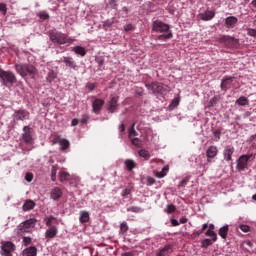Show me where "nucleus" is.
I'll use <instances>...</instances> for the list:
<instances>
[{
    "label": "nucleus",
    "mask_w": 256,
    "mask_h": 256,
    "mask_svg": "<svg viewBox=\"0 0 256 256\" xmlns=\"http://www.w3.org/2000/svg\"><path fill=\"white\" fill-rule=\"evenodd\" d=\"M152 31L155 33H164L157 36L158 41H167L173 39V32L170 31L168 24H165L163 21L156 20L152 23Z\"/></svg>",
    "instance_id": "nucleus-1"
},
{
    "label": "nucleus",
    "mask_w": 256,
    "mask_h": 256,
    "mask_svg": "<svg viewBox=\"0 0 256 256\" xmlns=\"http://www.w3.org/2000/svg\"><path fill=\"white\" fill-rule=\"evenodd\" d=\"M49 39L54 45H71L74 43V39L67 34L59 32L57 30H50L48 32Z\"/></svg>",
    "instance_id": "nucleus-2"
},
{
    "label": "nucleus",
    "mask_w": 256,
    "mask_h": 256,
    "mask_svg": "<svg viewBox=\"0 0 256 256\" xmlns=\"http://www.w3.org/2000/svg\"><path fill=\"white\" fill-rule=\"evenodd\" d=\"M16 72L19 73L24 79L25 77H32L35 78L37 75V68L33 64L29 63H19L15 64Z\"/></svg>",
    "instance_id": "nucleus-3"
},
{
    "label": "nucleus",
    "mask_w": 256,
    "mask_h": 256,
    "mask_svg": "<svg viewBox=\"0 0 256 256\" xmlns=\"http://www.w3.org/2000/svg\"><path fill=\"white\" fill-rule=\"evenodd\" d=\"M0 79L2 81V85L7 87L8 89H11L15 83H17V76L11 71H0Z\"/></svg>",
    "instance_id": "nucleus-4"
},
{
    "label": "nucleus",
    "mask_w": 256,
    "mask_h": 256,
    "mask_svg": "<svg viewBox=\"0 0 256 256\" xmlns=\"http://www.w3.org/2000/svg\"><path fill=\"white\" fill-rule=\"evenodd\" d=\"M35 225H37V219L35 218H30L24 222H21L18 225V235H23V233H31L33 229H35Z\"/></svg>",
    "instance_id": "nucleus-5"
},
{
    "label": "nucleus",
    "mask_w": 256,
    "mask_h": 256,
    "mask_svg": "<svg viewBox=\"0 0 256 256\" xmlns=\"http://www.w3.org/2000/svg\"><path fill=\"white\" fill-rule=\"evenodd\" d=\"M2 256H13L16 246L11 241H2L0 246Z\"/></svg>",
    "instance_id": "nucleus-6"
},
{
    "label": "nucleus",
    "mask_w": 256,
    "mask_h": 256,
    "mask_svg": "<svg viewBox=\"0 0 256 256\" xmlns=\"http://www.w3.org/2000/svg\"><path fill=\"white\" fill-rule=\"evenodd\" d=\"M33 129L30 126L23 127V133L21 134V139L25 145H33Z\"/></svg>",
    "instance_id": "nucleus-7"
},
{
    "label": "nucleus",
    "mask_w": 256,
    "mask_h": 256,
    "mask_svg": "<svg viewBox=\"0 0 256 256\" xmlns=\"http://www.w3.org/2000/svg\"><path fill=\"white\" fill-rule=\"evenodd\" d=\"M253 157V154H244L241 155L237 160L236 169L238 171H245L247 169V165L249 163V160Z\"/></svg>",
    "instance_id": "nucleus-8"
},
{
    "label": "nucleus",
    "mask_w": 256,
    "mask_h": 256,
    "mask_svg": "<svg viewBox=\"0 0 256 256\" xmlns=\"http://www.w3.org/2000/svg\"><path fill=\"white\" fill-rule=\"evenodd\" d=\"M53 145H60V151H67L71 147V142L65 138H61V136L56 135L52 140Z\"/></svg>",
    "instance_id": "nucleus-9"
},
{
    "label": "nucleus",
    "mask_w": 256,
    "mask_h": 256,
    "mask_svg": "<svg viewBox=\"0 0 256 256\" xmlns=\"http://www.w3.org/2000/svg\"><path fill=\"white\" fill-rule=\"evenodd\" d=\"M148 91H151L154 95L157 93H165V86L160 82H152L151 84H146Z\"/></svg>",
    "instance_id": "nucleus-10"
},
{
    "label": "nucleus",
    "mask_w": 256,
    "mask_h": 256,
    "mask_svg": "<svg viewBox=\"0 0 256 256\" xmlns=\"http://www.w3.org/2000/svg\"><path fill=\"white\" fill-rule=\"evenodd\" d=\"M29 111L25 109H20V110H15L13 114V119L14 121H25L29 120L30 117Z\"/></svg>",
    "instance_id": "nucleus-11"
},
{
    "label": "nucleus",
    "mask_w": 256,
    "mask_h": 256,
    "mask_svg": "<svg viewBox=\"0 0 256 256\" xmlns=\"http://www.w3.org/2000/svg\"><path fill=\"white\" fill-rule=\"evenodd\" d=\"M118 108H119V97L111 96L107 104V111H109V113H115Z\"/></svg>",
    "instance_id": "nucleus-12"
},
{
    "label": "nucleus",
    "mask_w": 256,
    "mask_h": 256,
    "mask_svg": "<svg viewBox=\"0 0 256 256\" xmlns=\"http://www.w3.org/2000/svg\"><path fill=\"white\" fill-rule=\"evenodd\" d=\"M219 41L220 43H224L227 47H237L239 45V39L231 36H222Z\"/></svg>",
    "instance_id": "nucleus-13"
},
{
    "label": "nucleus",
    "mask_w": 256,
    "mask_h": 256,
    "mask_svg": "<svg viewBox=\"0 0 256 256\" xmlns=\"http://www.w3.org/2000/svg\"><path fill=\"white\" fill-rule=\"evenodd\" d=\"M233 81H235V77H224L220 84L222 91H227L228 89H231V87H233Z\"/></svg>",
    "instance_id": "nucleus-14"
},
{
    "label": "nucleus",
    "mask_w": 256,
    "mask_h": 256,
    "mask_svg": "<svg viewBox=\"0 0 256 256\" xmlns=\"http://www.w3.org/2000/svg\"><path fill=\"white\" fill-rule=\"evenodd\" d=\"M237 23H239V19L235 16H229L224 20V25L226 29H235Z\"/></svg>",
    "instance_id": "nucleus-15"
},
{
    "label": "nucleus",
    "mask_w": 256,
    "mask_h": 256,
    "mask_svg": "<svg viewBox=\"0 0 256 256\" xmlns=\"http://www.w3.org/2000/svg\"><path fill=\"white\" fill-rule=\"evenodd\" d=\"M217 153H219L217 146H210L206 151L207 162L211 163V159H215V157H217Z\"/></svg>",
    "instance_id": "nucleus-16"
},
{
    "label": "nucleus",
    "mask_w": 256,
    "mask_h": 256,
    "mask_svg": "<svg viewBox=\"0 0 256 256\" xmlns=\"http://www.w3.org/2000/svg\"><path fill=\"white\" fill-rule=\"evenodd\" d=\"M233 153H235V147L231 145L226 146L223 151L225 161H232Z\"/></svg>",
    "instance_id": "nucleus-17"
},
{
    "label": "nucleus",
    "mask_w": 256,
    "mask_h": 256,
    "mask_svg": "<svg viewBox=\"0 0 256 256\" xmlns=\"http://www.w3.org/2000/svg\"><path fill=\"white\" fill-rule=\"evenodd\" d=\"M215 18V11L213 10H206L204 13L199 14V19L201 21H211V19Z\"/></svg>",
    "instance_id": "nucleus-18"
},
{
    "label": "nucleus",
    "mask_w": 256,
    "mask_h": 256,
    "mask_svg": "<svg viewBox=\"0 0 256 256\" xmlns=\"http://www.w3.org/2000/svg\"><path fill=\"white\" fill-rule=\"evenodd\" d=\"M50 197L53 199V201H58V199H61L63 197V190L59 187H55L50 192Z\"/></svg>",
    "instance_id": "nucleus-19"
},
{
    "label": "nucleus",
    "mask_w": 256,
    "mask_h": 256,
    "mask_svg": "<svg viewBox=\"0 0 256 256\" xmlns=\"http://www.w3.org/2000/svg\"><path fill=\"white\" fill-rule=\"evenodd\" d=\"M63 63H65V65L67 67H70V69H74V71H77L78 67H77V63H75V60H73L72 57L69 56H64L62 58Z\"/></svg>",
    "instance_id": "nucleus-20"
},
{
    "label": "nucleus",
    "mask_w": 256,
    "mask_h": 256,
    "mask_svg": "<svg viewBox=\"0 0 256 256\" xmlns=\"http://www.w3.org/2000/svg\"><path fill=\"white\" fill-rule=\"evenodd\" d=\"M46 227H57L55 225H59V220L57 219V217L50 215L48 217L44 218Z\"/></svg>",
    "instance_id": "nucleus-21"
},
{
    "label": "nucleus",
    "mask_w": 256,
    "mask_h": 256,
    "mask_svg": "<svg viewBox=\"0 0 256 256\" xmlns=\"http://www.w3.org/2000/svg\"><path fill=\"white\" fill-rule=\"evenodd\" d=\"M104 105H105V100L99 99V98L95 99L92 104V109L94 113L100 112Z\"/></svg>",
    "instance_id": "nucleus-22"
},
{
    "label": "nucleus",
    "mask_w": 256,
    "mask_h": 256,
    "mask_svg": "<svg viewBox=\"0 0 256 256\" xmlns=\"http://www.w3.org/2000/svg\"><path fill=\"white\" fill-rule=\"evenodd\" d=\"M57 233H59V230L57 229V227H50L45 232V238L55 239V237H57Z\"/></svg>",
    "instance_id": "nucleus-23"
},
{
    "label": "nucleus",
    "mask_w": 256,
    "mask_h": 256,
    "mask_svg": "<svg viewBox=\"0 0 256 256\" xmlns=\"http://www.w3.org/2000/svg\"><path fill=\"white\" fill-rule=\"evenodd\" d=\"M171 253H173V246L166 245L158 251L157 256H169Z\"/></svg>",
    "instance_id": "nucleus-24"
},
{
    "label": "nucleus",
    "mask_w": 256,
    "mask_h": 256,
    "mask_svg": "<svg viewBox=\"0 0 256 256\" xmlns=\"http://www.w3.org/2000/svg\"><path fill=\"white\" fill-rule=\"evenodd\" d=\"M23 256H37V248L30 246L23 251Z\"/></svg>",
    "instance_id": "nucleus-25"
},
{
    "label": "nucleus",
    "mask_w": 256,
    "mask_h": 256,
    "mask_svg": "<svg viewBox=\"0 0 256 256\" xmlns=\"http://www.w3.org/2000/svg\"><path fill=\"white\" fill-rule=\"evenodd\" d=\"M35 202L33 200H26L22 206L23 211H31L35 209Z\"/></svg>",
    "instance_id": "nucleus-26"
},
{
    "label": "nucleus",
    "mask_w": 256,
    "mask_h": 256,
    "mask_svg": "<svg viewBox=\"0 0 256 256\" xmlns=\"http://www.w3.org/2000/svg\"><path fill=\"white\" fill-rule=\"evenodd\" d=\"M59 179L61 183H67V181H71V174L66 171L59 172Z\"/></svg>",
    "instance_id": "nucleus-27"
},
{
    "label": "nucleus",
    "mask_w": 256,
    "mask_h": 256,
    "mask_svg": "<svg viewBox=\"0 0 256 256\" xmlns=\"http://www.w3.org/2000/svg\"><path fill=\"white\" fill-rule=\"evenodd\" d=\"M72 51L76 53V55H80V57L87 55V50H85L83 46H75L72 48Z\"/></svg>",
    "instance_id": "nucleus-28"
},
{
    "label": "nucleus",
    "mask_w": 256,
    "mask_h": 256,
    "mask_svg": "<svg viewBox=\"0 0 256 256\" xmlns=\"http://www.w3.org/2000/svg\"><path fill=\"white\" fill-rule=\"evenodd\" d=\"M89 219H90L89 212L85 210L80 211V218H79L80 223H89Z\"/></svg>",
    "instance_id": "nucleus-29"
},
{
    "label": "nucleus",
    "mask_w": 256,
    "mask_h": 256,
    "mask_svg": "<svg viewBox=\"0 0 256 256\" xmlns=\"http://www.w3.org/2000/svg\"><path fill=\"white\" fill-rule=\"evenodd\" d=\"M228 233H229V225H226L219 229L218 235H220L222 239H227Z\"/></svg>",
    "instance_id": "nucleus-30"
},
{
    "label": "nucleus",
    "mask_w": 256,
    "mask_h": 256,
    "mask_svg": "<svg viewBox=\"0 0 256 256\" xmlns=\"http://www.w3.org/2000/svg\"><path fill=\"white\" fill-rule=\"evenodd\" d=\"M139 157H142L143 159H145V161H149V159H151V153H149L148 150L146 149H141L138 152Z\"/></svg>",
    "instance_id": "nucleus-31"
},
{
    "label": "nucleus",
    "mask_w": 256,
    "mask_h": 256,
    "mask_svg": "<svg viewBox=\"0 0 256 256\" xmlns=\"http://www.w3.org/2000/svg\"><path fill=\"white\" fill-rule=\"evenodd\" d=\"M125 165H126V169H128V171H133L135 169V167H137V164L135 163V161L128 159L125 161Z\"/></svg>",
    "instance_id": "nucleus-32"
},
{
    "label": "nucleus",
    "mask_w": 256,
    "mask_h": 256,
    "mask_svg": "<svg viewBox=\"0 0 256 256\" xmlns=\"http://www.w3.org/2000/svg\"><path fill=\"white\" fill-rule=\"evenodd\" d=\"M127 231H129V225L127 224V222L124 221L120 224L119 234L125 235Z\"/></svg>",
    "instance_id": "nucleus-33"
},
{
    "label": "nucleus",
    "mask_w": 256,
    "mask_h": 256,
    "mask_svg": "<svg viewBox=\"0 0 256 256\" xmlns=\"http://www.w3.org/2000/svg\"><path fill=\"white\" fill-rule=\"evenodd\" d=\"M236 105H239L240 107L249 105V99H247V97L245 96H242L238 100H236Z\"/></svg>",
    "instance_id": "nucleus-34"
},
{
    "label": "nucleus",
    "mask_w": 256,
    "mask_h": 256,
    "mask_svg": "<svg viewBox=\"0 0 256 256\" xmlns=\"http://www.w3.org/2000/svg\"><path fill=\"white\" fill-rule=\"evenodd\" d=\"M59 167L57 166H52L51 168V181H57V171Z\"/></svg>",
    "instance_id": "nucleus-35"
},
{
    "label": "nucleus",
    "mask_w": 256,
    "mask_h": 256,
    "mask_svg": "<svg viewBox=\"0 0 256 256\" xmlns=\"http://www.w3.org/2000/svg\"><path fill=\"white\" fill-rule=\"evenodd\" d=\"M201 245L203 249H207L208 247H210V245H213V241L209 238H206L202 240Z\"/></svg>",
    "instance_id": "nucleus-36"
},
{
    "label": "nucleus",
    "mask_w": 256,
    "mask_h": 256,
    "mask_svg": "<svg viewBox=\"0 0 256 256\" xmlns=\"http://www.w3.org/2000/svg\"><path fill=\"white\" fill-rule=\"evenodd\" d=\"M206 237H212V241L215 243L217 241V234L213 230L206 231Z\"/></svg>",
    "instance_id": "nucleus-37"
},
{
    "label": "nucleus",
    "mask_w": 256,
    "mask_h": 256,
    "mask_svg": "<svg viewBox=\"0 0 256 256\" xmlns=\"http://www.w3.org/2000/svg\"><path fill=\"white\" fill-rule=\"evenodd\" d=\"M219 96H214L208 103V107H215V105H217V103H219Z\"/></svg>",
    "instance_id": "nucleus-38"
},
{
    "label": "nucleus",
    "mask_w": 256,
    "mask_h": 256,
    "mask_svg": "<svg viewBox=\"0 0 256 256\" xmlns=\"http://www.w3.org/2000/svg\"><path fill=\"white\" fill-rule=\"evenodd\" d=\"M175 211H177V207H175L173 204L168 205L165 209V213L168 214L175 213Z\"/></svg>",
    "instance_id": "nucleus-39"
},
{
    "label": "nucleus",
    "mask_w": 256,
    "mask_h": 256,
    "mask_svg": "<svg viewBox=\"0 0 256 256\" xmlns=\"http://www.w3.org/2000/svg\"><path fill=\"white\" fill-rule=\"evenodd\" d=\"M132 145H135V147H143V143L139 138H133L131 140Z\"/></svg>",
    "instance_id": "nucleus-40"
},
{
    "label": "nucleus",
    "mask_w": 256,
    "mask_h": 256,
    "mask_svg": "<svg viewBox=\"0 0 256 256\" xmlns=\"http://www.w3.org/2000/svg\"><path fill=\"white\" fill-rule=\"evenodd\" d=\"M38 17H40V19H43L44 21H46V19H49V14L45 11H41V12H39Z\"/></svg>",
    "instance_id": "nucleus-41"
},
{
    "label": "nucleus",
    "mask_w": 256,
    "mask_h": 256,
    "mask_svg": "<svg viewBox=\"0 0 256 256\" xmlns=\"http://www.w3.org/2000/svg\"><path fill=\"white\" fill-rule=\"evenodd\" d=\"M127 211H130L131 213H140L141 208L138 206H132V207L128 208Z\"/></svg>",
    "instance_id": "nucleus-42"
},
{
    "label": "nucleus",
    "mask_w": 256,
    "mask_h": 256,
    "mask_svg": "<svg viewBox=\"0 0 256 256\" xmlns=\"http://www.w3.org/2000/svg\"><path fill=\"white\" fill-rule=\"evenodd\" d=\"M129 137L130 139L131 137H137V131H135V124H133V126L129 130Z\"/></svg>",
    "instance_id": "nucleus-43"
},
{
    "label": "nucleus",
    "mask_w": 256,
    "mask_h": 256,
    "mask_svg": "<svg viewBox=\"0 0 256 256\" xmlns=\"http://www.w3.org/2000/svg\"><path fill=\"white\" fill-rule=\"evenodd\" d=\"M239 229H241L243 231V233H249V231H251V227H249L248 225H245V224L240 225Z\"/></svg>",
    "instance_id": "nucleus-44"
},
{
    "label": "nucleus",
    "mask_w": 256,
    "mask_h": 256,
    "mask_svg": "<svg viewBox=\"0 0 256 256\" xmlns=\"http://www.w3.org/2000/svg\"><path fill=\"white\" fill-rule=\"evenodd\" d=\"M31 237H23V243L25 245V247H27L28 245H31Z\"/></svg>",
    "instance_id": "nucleus-45"
},
{
    "label": "nucleus",
    "mask_w": 256,
    "mask_h": 256,
    "mask_svg": "<svg viewBox=\"0 0 256 256\" xmlns=\"http://www.w3.org/2000/svg\"><path fill=\"white\" fill-rule=\"evenodd\" d=\"M247 34H248L250 37H255V38H256V29L249 28Z\"/></svg>",
    "instance_id": "nucleus-46"
},
{
    "label": "nucleus",
    "mask_w": 256,
    "mask_h": 256,
    "mask_svg": "<svg viewBox=\"0 0 256 256\" xmlns=\"http://www.w3.org/2000/svg\"><path fill=\"white\" fill-rule=\"evenodd\" d=\"M135 29V26H133V24H127L126 26H124V31L129 32V31H133Z\"/></svg>",
    "instance_id": "nucleus-47"
},
{
    "label": "nucleus",
    "mask_w": 256,
    "mask_h": 256,
    "mask_svg": "<svg viewBox=\"0 0 256 256\" xmlns=\"http://www.w3.org/2000/svg\"><path fill=\"white\" fill-rule=\"evenodd\" d=\"M25 181H27L28 183H31V181H33V174H31V173H26V175H25Z\"/></svg>",
    "instance_id": "nucleus-48"
},
{
    "label": "nucleus",
    "mask_w": 256,
    "mask_h": 256,
    "mask_svg": "<svg viewBox=\"0 0 256 256\" xmlns=\"http://www.w3.org/2000/svg\"><path fill=\"white\" fill-rule=\"evenodd\" d=\"M213 135L216 139H221V130L217 129V130H214L213 132Z\"/></svg>",
    "instance_id": "nucleus-49"
},
{
    "label": "nucleus",
    "mask_w": 256,
    "mask_h": 256,
    "mask_svg": "<svg viewBox=\"0 0 256 256\" xmlns=\"http://www.w3.org/2000/svg\"><path fill=\"white\" fill-rule=\"evenodd\" d=\"M0 11L3 12V15H6L7 14V5L1 3L0 4Z\"/></svg>",
    "instance_id": "nucleus-50"
},
{
    "label": "nucleus",
    "mask_w": 256,
    "mask_h": 256,
    "mask_svg": "<svg viewBox=\"0 0 256 256\" xmlns=\"http://www.w3.org/2000/svg\"><path fill=\"white\" fill-rule=\"evenodd\" d=\"M95 87H97V84H95V83H88L87 84V89H89V91H94Z\"/></svg>",
    "instance_id": "nucleus-51"
},
{
    "label": "nucleus",
    "mask_w": 256,
    "mask_h": 256,
    "mask_svg": "<svg viewBox=\"0 0 256 256\" xmlns=\"http://www.w3.org/2000/svg\"><path fill=\"white\" fill-rule=\"evenodd\" d=\"M127 195H131V189L126 188L122 191V197H127Z\"/></svg>",
    "instance_id": "nucleus-52"
},
{
    "label": "nucleus",
    "mask_w": 256,
    "mask_h": 256,
    "mask_svg": "<svg viewBox=\"0 0 256 256\" xmlns=\"http://www.w3.org/2000/svg\"><path fill=\"white\" fill-rule=\"evenodd\" d=\"M96 63L99 65V67H103V65H105V60L103 58H97Z\"/></svg>",
    "instance_id": "nucleus-53"
},
{
    "label": "nucleus",
    "mask_w": 256,
    "mask_h": 256,
    "mask_svg": "<svg viewBox=\"0 0 256 256\" xmlns=\"http://www.w3.org/2000/svg\"><path fill=\"white\" fill-rule=\"evenodd\" d=\"M108 4L110 5V7H112V9H115V7H117L116 0H108Z\"/></svg>",
    "instance_id": "nucleus-54"
},
{
    "label": "nucleus",
    "mask_w": 256,
    "mask_h": 256,
    "mask_svg": "<svg viewBox=\"0 0 256 256\" xmlns=\"http://www.w3.org/2000/svg\"><path fill=\"white\" fill-rule=\"evenodd\" d=\"M170 222L173 227H179V221H177V219L172 218Z\"/></svg>",
    "instance_id": "nucleus-55"
},
{
    "label": "nucleus",
    "mask_w": 256,
    "mask_h": 256,
    "mask_svg": "<svg viewBox=\"0 0 256 256\" xmlns=\"http://www.w3.org/2000/svg\"><path fill=\"white\" fill-rule=\"evenodd\" d=\"M72 127H77L79 125V119L74 118L71 122Z\"/></svg>",
    "instance_id": "nucleus-56"
},
{
    "label": "nucleus",
    "mask_w": 256,
    "mask_h": 256,
    "mask_svg": "<svg viewBox=\"0 0 256 256\" xmlns=\"http://www.w3.org/2000/svg\"><path fill=\"white\" fill-rule=\"evenodd\" d=\"M171 105H173V107H177V105H179V98H174V99L172 100Z\"/></svg>",
    "instance_id": "nucleus-57"
},
{
    "label": "nucleus",
    "mask_w": 256,
    "mask_h": 256,
    "mask_svg": "<svg viewBox=\"0 0 256 256\" xmlns=\"http://www.w3.org/2000/svg\"><path fill=\"white\" fill-rule=\"evenodd\" d=\"M189 221V219L187 218V217H182V218H180V223L182 224V225H184V223H187Z\"/></svg>",
    "instance_id": "nucleus-58"
},
{
    "label": "nucleus",
    "mask_w": 256,
    "mask_h": 256,
    "mask_svg": "<svg viewBox=\"0 0 256 256\" xmlns=\"http://www.w3.org/2000/svg\"><path fill=\"white\" fill-rule=\"evenodd\" d=\"M121 256H135V253L133 252H124L121 254Z\"/></svg>",
    "instance_id": "nucleus-59"
},
{
    "label": "nucleus",
    "mask_w": 256,
    "mask_h": 256,
    "mask_svg": "<svg viewBox=\"0 0 256 256\" xmlns=\"http://www.w3.org/2000/svg\"><path fill=\"white\" fill-rule=\"evenodd\" d=\"M185 185H187V180L186 179L181 180L179 187H185Z\"/></svg>",
    "instance_id": "nucleus-60"
},
{
    "label": "nucleus",
    "mask_w": 256,
    "mask_h": 256,
    "mask_svg": "<svg viewBox=\"0 0 256 256\" xmlns=\"http://www.w3.org/2000/svg\"><path fill=\"white\" fill-rule=\"evenodd\" d=\"M87 119H89V116L84 115L83 118H82V120H81V122H82V123H87Z\"/></svg>",
    "instance_id": "nucleus-61"
},
{
    "label": "nucleus",
    "mask_w": 256,
    "mask_h": 256,
    "mask_svg": "<svg viewBox=\"0 0 256 256\" xmlns=\"http://www.w3.org/2000/svg\"><path fill=\"white\" fill-rule=\"evenodd\" d=\"M125 131V124H121L120 126V132L123 133Z\"/></svg>",
    "instance_id": "nucleus-62"
},
{
    "label": "nucleus",
    "mask_w": 256,
    "mask_h": 256,
    "mask_svg": "<svg viewBox=\"0 0 256 256\" xmlns=\"http://www.w3.org/2000/svg\"><path fill=\"white\" fill-rule=\"evenodd\" d=\"M207 227H209L208 224H203V226H202V231H206Z\"/></svg>",
    "instance_id": "nucleus-63"
},
{
    "label": "nucleus",
    "mask_w": 256,
    "mask_h": 256,
    "mask_svg": "<svg viewBox=\"0 0 256 256\" xmlns=\"http://www.w3.org/2000/svg\"><path fill=\"white\" fill-rule=\"evenodd\" d=\"M251 4L253 5V7L256 8V0H253V1L251 2Z\"/></svg>",
    "instance_id": "nucleus-64"
}]
</instances>
